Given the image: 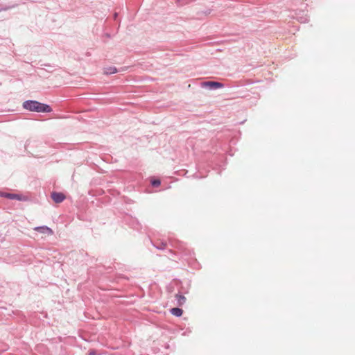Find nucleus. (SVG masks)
Returning <instances> with one entry per match:
<instances>
[{"label": "nucleus", "mask_w": 355, "mask_h": 355, "mask_svg": "<svg viewBox=\"0 0 355 355\" xmlns=\"http://www.w3.org/2000/svg\"><path fill=\"white\" fill-rule=\"evenodd\" d=\"M23 108L30 112L49 113L52 112L50 105L35 100H27L23 103Z\"/></svg>", "instance_id": "obj_1"}, {"label": "nucleus", "mask_w": 355, "mask_h": 355, "mask_svg": "<svg viewBox=\"0 0 355 355\" xmlns=\"http://www.w3.org/2000/svg\"><path fill=\"white\" fill-rule=\"evenodd\" d=\"M0 197L8 198L10 200H17L19 201H24L26 198L20 194L17 193H11L3 191H0Z\"/></svg>", "instance_id": "obj_2"}, {"label": "nucleus", "mask_w": 355, "mask_h": 355, "mask_svg": "<svg viewBox=\"0 0 355 355\" xmlns=\"http://www.w3.org/2000/svg\"><path fill=\"white\" fill-rule=\"evenodd\" d=\"M202 86L210 90L223 87L224 85L217 81H205L202 83Z\"/></svg>", "instance_id": "obj_3"}, {"label": "nucleus", "mask_w": 355, "mask_h": 355, "mask_svg": "<svg viewBox=\"0 0 355 355\" xmlns=\"http://www.w3.org/2000/svg\"><path fill=\"white\" fill-rule=\"evenodd\" d=\"M51 198L55 203H60L65 199V196L62 193L53 192Z\"/></svg>", "instance_id": "obj_4"}, {"label": "nucleus", "mask_w": 355, "mask_h": 355, "mask_svg": "<svg viewBox=\"0 0 355 355\" xmlns=\"http://www.w3.org/2000/svg\"><path fill=\"white\" fill-rule=\"evenodd\" d=\"M35 230H36L40 233L47 234H53V230L50 227H49L46 225L36 227L35 228Z\"/></svg>", "instance_id": "obj_5"}, {"label": "nucleus", "mask_w": 355, "mask_h": 355, "mask_svg": "<svg viewBox=\"0 0 355 355\" xmlns=\"http://www.w3.org/2000/svg\"><path fill=\"white\" fill-rule=\"evenodd\" d=\"M175 298L178 306H182L186 302V297L180 293L176 294Z\"/></svg>", "instance_id": "obj_6"}, {"label": "nucleus", "mask_w": 355, "mask_h": 355, "mask_svg": "<svg viewBox=\"0 0 355 355\" xmlns=\"http://www.w3.org/2000/svg\"><path fill=\"white\" fill-rule=\"evenodd\" d=\"M170 312L173 315L176 317H180L183 313L182 309L178 307L172 308Z\"/></svg>", "instance_id": "obj_7"}, {"label": "nucleus", "mask_w": 355, "mask_h": 355, "mask_svg": "<svg viewBox=\"0 0 355 355\" xmlns=\"http://www.w3.org/2000/svg\"><path fill=\"white\" fill-rule=\"evenodd\" d=\"M117 72V69L115 67H109L104 69V73L106 75L114 74Z\"/></svg>", "instance_id": "obj_8"}, {"label": "nucleus", "mask_w": 355, "mask_h": 355, "mask_svg": "<svg viewBox=\"0 0 355 355\" xmlns=\"http://www.w3.org/2000/svg\"><path fill=\"white\" fill-rule=\"evenodd\" d=\"M153 245L158 250H164L166 246V243L162 242L160 244H158V245L153 244Z\"/></svg>", "instance_id": "obj_9"}, {"label": "nucleus", "mask_w": 355, "mask_h": 355, "mask_svg": "<svg viewBox=\"0 0 355 355\" xmlns=\"http://www.w3.org/2000/svg\"><path fill=\"white\" fill-rule=\"evenodd\" d=\"M160 184H161V182L159 180H153L151 181V184L153 187H158L159 185H160Z\"/></svg>", "instance_id": "obj_10"}, {"label": "nucleus", "mask_w": 355, "mask_h": 355, "mask_svg": "<svg viewBox=\"0 0 355 355\" xmlns=\"http://www.w3.org/2000/svg\"><path fill=\"white\" fill-rule=\"evenodd\" d=\"M14 6H8V7H5V8H0V12L2 11V10H7L10 8H13Z\"/></svg>", "instance_id": "obj_11"}, {"label": "nucleus", "mask_w": 355, "mask_h": 355, "mask_svg": "<svg viewBox=\"0 0 355 355\" xmlns=\"http://www.w3.org/2000/svg\"><path fill=\"white\" fill-rule=\"evenodd\" d=\"M88 355H96V352H95V350H90V351L89 352Z\"/></svg>", "instance_id": "obj_12"}, {"label": "nucleus", "mask_w": 355, "mask_h": 355, "mask_svg": "<svg viewBox=\"0 0 355 355\" xmlns=\"http://www.w3.org/2000/svg\"><path fill=\"white\" fill-rule=\"evenodd\" d=\"M117 15H117V13H116H116H114V19H116Z\"/></svg>", "instance_id": "obj_13"}, {"label": "nucleus", "mask_w": 355, "mask_h": 355, "mask_svg": "<svg viewBox=\"0 0 355 355\" xmlns=\"http://www.w3.org/2000/svg\"><path fill=\"white\" fill-rule=\"evenodd\" d=\"M176 1H177V2H180L181 0H176Z\"/></svg>", "instance_id": "obj_14"}]
</instances>
